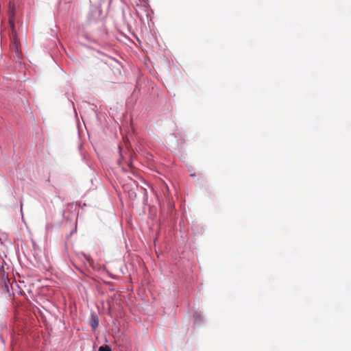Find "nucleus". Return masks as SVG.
<instances>
[{"instance_id":"nucleus-1","label":"nucleus","mask_w":351,"mask_h":351,"mask_svg":"<svg viewBox=\"0 0 351 351\" xmlns=\"http://www.w3.org/2000/svg\"><path fill=\"white\" fill-rule=\"evenodd\" d=\"M90 326H91V327H92L93 330H95L98 327V326H99V318H98L97 315L95 313H92L91 314V317H90Z\"/></svg>"},{"instance_id":"nucleus-2","label":"nucleus","mask_w":351,"mask_h":351,"mask_svg":"<svg viewBox=\"0 0 351 351\" xmlns=\"http://www.w3.org/2000/svg\"><path fill=\"white\" fill-rule=\"evenodd\" d=\"M193 316L195 323H199L202 320V315L197 312H195Z\"/></svg>"},{"instance_id":"nucleus-3","label":"nucleus","mask_w":351,"mask_h":351,"mask_svg":"<svg viewBox=\"0 0 351 351\" xmlns=\"http://www.w3.org/2000/svg\"><path fill=\"white\" fill-rule=\"evenodd\" d=\"M98 351H112L110 347L108 345L102 346L99 348Z\"/></svg>"},{"instance_id":"nucleus-4","label":"nucleus","mask_w":351,"mask_h":351,"mask_svg":"<svg viewBox=\"0 0 351 351\" xmlns=\"http://www.w3.org/2000/svg\"><path fill=\"white\" fill-rule=\"evenodd\" d=\"M83 256L86 259V261H88L90 264H92L93 263V259L90 258L89 255L83 254Z\"/></svg>"},{"instance_id":"nucleus-5","label":"nucleus","mask_w":351,"mask_h":351,"mask_svg":"<svg viewBox=\"0 0 351 351\" xmlns=\"http://www.w3.org/2000/svg\"><path fill=\"white\" fill-rule=\"evenodd\" d=\"M119 153H120V157H121V160H123V154H122V152H121V147L119 146Z\"/></svg>"},{"instance_id":"nucleus-6","label":"nucleus","mask_w":351,"mask_h":351,"mask_svg":"<svg viewBox=\"0 0 351 351\" xmlns=\"http://www.w3.org/2000/svg\"><path fill=\"white\" fill-rule=\"evenodd\" d=\"M132 162L131 160H130L129 161H128V162H127L128 166L129 167H132Z\"/></svg>"},{"instance_id":"nucleus-7","label":"nucleus","mask_w":351,"mask_h":351,"mask_svg":"<svg viewBox=\"0 0 351 351\" xmlns=\"http://www.w3.org/2000/svg\"><path fill=\"white\" fill-rule=\"evenodd\" d=\"M118 162H119V165H121L122 162H121V159H119V160H118Z\"/></svg>"},{"instance_id":"nucleus-8","label":"nucleus","mask_w":351,"mask_h":351,"mask_svg":"<svg viewBox=\"0 0 351 351\" xmlns=\"http://www.w3.org/2000/svg\"><path fill=\"white\" fill-rule=\"evenodd\" d=\"M22 208H23V204H21V210H22Z\"/></svg>"}]
</instances>
